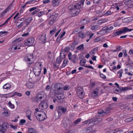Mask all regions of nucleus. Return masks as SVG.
<instances>
[{
    "label": "nucleus",
    "instance_id": "1",
    "mask_svg": "<svg viewBox=\"0 0 133 133\" xmlns=\"http://www.w3.org/2000/svg\"><path fill=\"white\" fill-rule=\"evenodd\" d=\"M133 30V29H129L127 27H124L120 30L113 32L112 33L113 37H115L123 33H125L127 32Z\"/></svg>",
    "mask_w": 133,
    "mask_h": 133
},
{
    "label": "nucleus",
    "instance_id": "2",
    "mask_svg": "<svg viewBox=\"0 0 133 133\" xmlns=\"http://www.w3.org/2000/svg\"><path fill=\"white\" fill-rule=\"evenodd\" d=\"M85 0H81V1L76 5H71L69 6L68 8V9L69 10H72L75 8H81L83 7L84 3V2Z\"/></svg>",
    "mask_w": 133,
    "mask_h": 133
},
{
    "label": "nucleus",
    "instance_id": "3",
    "mask_svg": "<svg viewBox=\"0 0 133 133\" xmlns=\"http://www.w3.org/2000/svg\"><path fill=\"white\" fill-rule=\"evenodd\" d=\"M34 58L32 54H28L25 56L24 60L25 62L27 63L28 65H30L33 63V61L32 60Z\"/></svg>",
    "mask_w": 133,
    "mask_h": 133
},
{
    "label": "nucleus",
    "instance_id": "4",
    "mask_svg": "<svg viewBox=\"0 0 133 133\" xmlns=\"http://www.w3.org/2000/svg\"><path fill=\"white\" fill-rule=\"evenodd\" d=\"M41 112V114H38V116L37 115L36 116L37 119L40 121H42L46 119L47 116L45 112L43 111L40 110Z\"/></svg>",
    "mask_w": 133,
    "mask_h": 133
},
{
    "label": "nucleus",
    "instance_id": "5",
    "mask_svg": "<svg viewBox=\"0 0 133 133\" xmlns=\"http://www.w3.org/2000/svg\"><path fill=\"white\" fill-rule=\"evenodd\" d=\"M111 112L110 108H108L102 110H99L98 114L99 117L104 116Z\"/></svg>",
    "mask_w": 133,
    "mask_h": 133
},
{
    "label": "nucleus",
    "instance_id": "6",
    "mask_svg": "<svg viewBox=\"0 0 133 133\" xmlns=\"http://www.w3.org/2000/svg\"><path fill=\"white\" fill-rule=\"evenodd\" d=\"M84 90L82 87H79L77 90V93L79 98L82 99L84 94Z\"/></svg>",
    "mask_w": 133,
    "mask_h": 133
},
{
    "label": "nucleus",
    "instance_id": "7",
    "mask_svg": "<svg viewBox=\"0 0 133 133\" xmlns=\"http://www.w3.org/2000/svg\"><path fill=\"white\" fill-rule=\"evenodd\" d=\"M34 42V39L33 37H31L25 41L24 43L25 45L29 46H32Z\"/></svg>",
    "mask_w": 133,
    "mask_h": 133
},
{
    "label": "nucleus",
    "instance_id": "8",
    "mask_svg": "<svg viewBox=\"0 0 133 133\" xmlns=\"http://www.w3.org/2000/svg\"><path fill=\"white\" fill-rule=\"evenodd\" d=\"M82 10V8H77L74 9L71 11V14L72 17H75L78 15L81 11Z\"/></svg>",
    "mask_w": 133,
    "mask_h": 133
},
{
    "label": "nucleus",
    "instance_id": "9",
    "mask_svg": "<svg viewBox=\"0 0 133 133\" xmlns=\"http://www.w3.org/2000/svg\"><path fill=\"white\" fill-rule=\"evenodd\" d=\"M66 109L65 108H64L62 106L59 107L58 111V118L60 117L61 115V111L63 113H65L66 111Z\"/></svg>",
    "mask_w": 133,
    "mask_h": 133
},
{
    "label": "nucleus",
    "instance_id": "10",
    "mask_svg": "<svg viewBox=\"0 0 133 133\" xmlns=\"http://www.w3.org/2000/svg\"><path fill=\"white\" fill-rule=\"evenodd\" d=\"M90 22V19L88 18H85L84 19L81 20L79 24L81 25H85L89 23Z\"/></svg>",
    "mask_w": 133,
    "mask_h": 133
},
{
    "label": "nucleus",
    "instance_id": "11",
    "mask_svg": "<svg viewBox=\"0 0 133 133\" xmlns=\"http://www.w3.org/2000/svg\"><path fill=\"white\" fill-rule=\"evenodd\" d=\"M41 68L37 67L36 68H34V73L36 76H38L41 73Z\"/></svg>",
    "mask_w": 133,
    "mask_h": 133
},
{
    "label": "nucleus",
    "instance_id": "12",
    "mask_svg": "<svg viewBox=\"0 0 133 133\" xmlns=\"http://www.w3.org/2000/svg\"><path fill=\"white\" fill-rule=\"evenodd\" d=\"M61 84L59 83H56L55 85L54 92H55L56 90H63V88L61 87Z\"/></svg>",
    "mask_w": 133,
    "mask_h": 133
},
{
    "label": "nucleus",
    "instance_id": "13",
    "mask_svg": "<svg viewBox=\"0 0 133 133\" xmlns=\"http://www.w3.org/2000/svg\"><path fill=\"white\" fill-rule=\"evenodd\" d=\"M48 13L46 11H41L39 12H38L36 15V16H38L39 17H41L42 15L45 14L46 15H47Z\"/></svg>",
    "mask_w": 133,
    "mask_h": 133
},
{
    "label": "nucleus",
    "instance_id": "14",
    "mask_svg": "<svg viewBox=\"0 0 133 133\" xmlns=\"http://www.w3.org/2000/svg\"><path fill=\"white\" fill-rule=\"evenodd\" d=\"M84 123L85 124H91V125H94L93 119H90L84 121Z\"/></svg>",
    "mask_w": 133,
    "mask_h": 133
},
{
    "label": "nucleus",
    "instance_id": "15",
    "mask_svg": "<svg viewBox=\"0 0 133 133\" xmlns=\"http://www.w3.org/2000/svg\"><path fill=\"white\" fill-rule=\"evenodd\" d=\"M102 119L101 118H98L96 119H93L94 125L98 124L99 122L102 121Z\"/></svg>",
    "mask_w": 133,
    "mask_h": 133
},
{
    "label": "nucleus",
    "instance_id": "16",
    "mask_svg": "<svg viewBox=\"0 0 133 133\" xmlns=\"http://www.w3.org/2000/svg\"><path fill=\"white\" fill-rule=\"evenodd\" d=\"M39 107L41 108L42 110H44L47 108V103H41L39 104Z\"/></svg>",
    "mask_w": 133,
    "mask_h": 133
},
{
    "label": "nucleus",
    "instance_id": "17",
    "mask_svg": "<svg viewBox=\"0 0 133 133\" xmlns=\"http://www.w3.org/2000/svg\"><path fill=\"white\" fill-rule=\"evenodd\" d=\"M46 35H41V37L39 38V40L43 42V43L44 44L46 41Z\"/></svg>",
    "mask_w": 133,
    "mask_h": 133
},
{
    "label": "nucleus",
    "instance_id": "18",
    "mask_svg": "<svg viewBox=\"0 0 133 133\" xmlns=\"http://www.w3.org/2000/svg\"><path fill=\"white\" fill-rule=\"evenodd\" d=\"M130 88L128 87H121L119 89V90H120V92H123V91H126L130 89Z\"/></svg>",
    "mask_w": 133,
    "mask_h": 133
},
{
    "label": "nucleus",
    "instance_id": "19",
    "mask_svg": "<svg viewBox=\"0 0 133 133\" xmlns=\"http://www.w3.org/2000/svg\"><path fill=\"white\" fill-rule=\"evenodd\" d=\"M58 16V14H56L55 13H54L51 16H50V18L51 19L54 20V21H55L57 18V17Z\"/></svg>",
    "mask_w": 133,
    "mask_h": 133
},
{
    "label": "nucleus",
    "instance_id": "20",
    "mask_svg": "<svg viewBox=\"0 0 133 133\" xmlns=\"http://www.w3.org/2000/svg\"><path fill=\"white\" fill-rule=\"evenodd\" d=\"M26 85L29 89H31L33 87L34 84L30 82L26 83Z\"/></svg>",
    "mask_w": 133,
    "mask_h": 133
},
{
    "label": "nucleus",
    "instance_id": "21",
    "mask_svg": "<svg viewBox=\"0 0 133 133\" xmlns=\"http://www.w3.org/2000/svg\"><path fill=\"white\" fill-rule=\"evenodd\" d=\"M92 129L90 127L84 130L85 133H91Z\"/></svg>",
    "mask_w": 133,
    "mask_h": 133
},
{
    "label": "nucleus",
    "instance_id": "22",
    "mask_svg": "<svg viewBox=\"0 0 133 133\" xmlns=\"http://www.w3.org/2000/svg\"><path fill=\"white\" fill-rule=\"evenodd\" d=\"M3 88L4 89H10V88L11 87V85L7 83L4 84L3 86Z\"/></svg>",
    "mask_w": 133,
    "mask_h": 133
},
{
    "label": "nucleus",
    "instance_id": "23",
    "mask_svg": "<svg viewBox=\"0 0 133 133\" xmlns=\"http://www.w3.org/2000/svg\"><path fill=\"white\" fill-rule=\"evenodd\" d=\"M28 133H37L36 130L33 128L29 129Z\"/></svg>",
    "mask_w": 133,
    "mask_h": 133
},
{
    "label": "nucleus",
    "instance_id": "24",
    "mask_svg": "<svg viewBox=\"0 0 133 133\" xmlns=\"http://www.w3.org/2000/svg\"><path fill=\"white\" fill-rule=\"evenodd\" d=\"M41 92L38 93L36 96V98L38 100L42 99L43 98V97L42 96H41Z\"/></svg>",
    "mask_w": 133,
    "mask_h": 133
},
{
    "label": "nucleus",
    "instance_id": "25",
    "mask_svg": "<svg viewBox=\"0 0 133 133\" xmlns=\"http://www.w3.org/2000/svg\"><path fill=\"white\" fill-rule=\"evenodd\" d=\"M81 120V118H79L77 119L76 120L74 121L73 125H75L78 124L80 122Z\"/></svg>",
    "mask_w": 133,
    "mask_h": 133
},
{
    "label": "nucleus",
    "instance_id": "26",
    "mask_svg": "<svg viewBox=\"0 0 133 133\" xmlns=\"http://www.w3.org/2000/svg\"><path fill=\"white\" fill-rule=\"evenodd\" d=\"M97 90L94 91L93 92L91 93V95L92 96L95 97L97 96L98 95V89L97 88L96 89Z\"/></svg>",
    "mask_w": 133,
    "mask_h": 133
},
{
    "label": "nucleus",
    "instance_id": "27",
    "mask_svg": "<svg viewBox=\"0 0 133 133\" xmlns=\"http://www.w3.org/2000/svg\"><path fill=\"white\" fill-rule=\"evenodd\" d=\"M10 113L9 111L7 110L6 111H5L4 112L2 113V114L3 115L8 116L10 115Z\"/></svg>",
    "mask_w": 133,
    "mask_h": 133
},
{
    "label": "nucleus",
    "instance_id": "28",
    "mask_svg": "<svg viewBox=\"0 0 133 133\" xmlns=\"http://www.w3.org/2000/svg\"><path fill=\"white\" fill-rule=\"evenodd\" d=\"M32 19L31 17H29L28 19L26 20V24H28L32 20Z\"/></svg>",
    "mask_w": 133,
    "mask_h": 133
},
{
    "label": "nucleus",
    "instance_id": "29",
    "mask_svg": "<svg viewBox=\"0 0 133 133\" xmlns=\"http://www.w3.org/2000/svg\"><path fill=\"white\" fill-rule=\"evenodd\" d=\"M69 48L71 50H73L75 49V47L74 45L72 43H71L69 45Z\"/></svg>",
    "mask_w": 133,
    "mask_h": 133
},
{
    "label": "nucleus",
    "instance_id": "30",
    "mask_svg": "<svg viewBox=\"0 0 133 133\" xmlns=\"http://www.w3.org/2000/svg\"><path fill=\"white\" fill-rule=\"evenodd\" d=\"M86 62V61L85 59H83L81 60L80 62V65L82 66H84Z\"/></svg>",
    "mask_w": 133,
    "mask_h": 133
},
{
    "label": "nucleus",
    "instance_id": "31",
    "mask_svg": "<svg viewBox=\"0 0 133 133\" xmlns=\"http://www.w3.org/2000/svg\"><path fill=\"white\" fill-rule=\"evenodd\" d=\"M76 49L78 50H83L84 49V45L83 44H81L78 46Z\"/></svg>",
    "mask_w": 133,
    "mask_h": 133
},
{
    "label": "nucleus",
    "instance_id": "32",
    "mask_svg": "<svg viewBox=\"0 0 133 133\" xmlns=\"http://www.w3.org/2000/svg\"><path fill=\"white\" fill-rule=\"evenodd\" d=\"M99 28V27L97 25H93L91 26L90 28L92 30H97Z\"/></svg>",
    "mask_w": 133,
    "mask_h": 133
},
{
    "label": "nucleus",
    "instance_id": "33",
    "mask_svg": "<svg viewBox=\"0 0 133 133\" xmlns=\"http://www.w3.org/2000/svg\"><path fill=\"white\" fill-rule=\"evenodd\" d=\"M113 91H114V93L117 94H119L120 91V90L117 89L116 88H115L113 89Z\"/></svg>",
    "mask_w": 133,
    "mask_h": 133
},
{
    "label": "nucleus",
    "instance_id": "34",
    "mask_svg": "<svg viewBox=\"0 0 133 133\" xmlns=\"http://www.w3.org/2000/svg\"><path fill=\"white\" fill-rule=\"evenodd\" d=\"M78 35L79 38H83L85 37V35L82 32L79 33Z\"/></svg>",
    "mask_w": 133,
    "mask_h": 133
},
{
    "label": "nucleus",
    "instance_id": "35",
    "mask_svg": "<svg viewBox=\"0 0 133 133\" xmlns=\"http://www.w3.org/2000/svg\"><path fill=\"white\" fill-rule=\"evenodd\" d=\"M12 94V92H11L7 94H3V95L6 96L5 97V98H7L8 97H13L14 96H12V95H11Z\"/></svg>",
    "mask_w": 133,
    "mask_h": 133
},
{
    "label": "nucleus",
    "instance_id": "36",
    "mask_svg": "<svg viewBox=\"0 0 133 133\" xmlns=\"http://www.w3.org/2000/svg\"><path fill=\"white\" fill-rule=\"evenodd\" d=\"M15 95H17L19 97H21L22 96V94L21 93L16 92L12 95V96H14Z\"/></svg>",
    "mask_w": 133,
    "mask_h": 133
},
{
    "label": "nucleus",
    "instance_id": "37",
    "mask_svg": "<svg viewBox=\"0 0 133 133\" xmlns=\"http://www.w3.org/2000/svg\"><path fill=\"white\" fill-rule=\"evenodd\" d=\"M76 56L75 55H74L72 57V61L74 63H76L75 60L76 59Z\"/></svg>",
    "mask_w": 133,
    "mask_h": 133
},
{
    "label": "nucleus",
    "instance_id": "38",
    "mask_svg": "<svg viewBox=\"0 0 133 133\" xmlns=\"http://www.w3.org/2000/svg\"><path fill=\"white\" fill-rule=\"evenodd\" d=\"M123 73V70L122 69H121L118 72L117 74H119V78H120L122 77Z\"/></svg>",
    "mask_w": 133,
    "mask_h": 133
},
{
    "label": "nucleus",
    "instance_id": "39",
    "mask_svg": "<svg viewBox=\"0 0 133 133\" xmlns=\"http://www.w3.org/2000/svg\"><path fill=\"white\" fill-rule=\"evenodd\" d=\"M67 60L65 59L63 62V63L62 65V67H64L66 66L67 64Z\"/></svg>",
    "mask_w": 133,
    "mask_h": 133
},
{
    "label": "nucleus",
    "instance_id": "40",
    "mask_svg": "<svg viewBox=\"0 0 133 133\" xmlns=\"http://www.w3.org/2000/svg\"><path fill=\"white\" fill-rule=\"evenodd\" d=\"M70 88V87L68 85L65 86L63 87L64 90H69Z\"/></svg>",
    "mask_w": 133,
    "mask_h": 133
},
{
    "label": "nucleus",
    "instance_id": "41",
    "mask_svg": "<svg viewBox=\"0 0 133 133\" xmlns=\"http://www.w3.org/2000/svg\"><path fill=\"white\" fill-rule=\"evenodd\" d=\"M57 30L56 28H55L53 29L52 30H51L50 31V33L51 34H54L55 32Z\"/></svg>",
    "mask_w": 133,
    "mask_h": 133
},
{
    "label": "nucleus",
    "instance_id": "42",
    "mask_svg": "<svg viewBox=\"0 0 133 133\" xmlns=\"http://www.w3.org/2000/svg\"><path fill=\"white\" fill-rule=\"evenodd\" d=\"M113 12H111L110 10L108 11L107 12L105 13V15L107 16L110 15H111L113 14Z\"/></svg>",
    "mask_w": 133,
    "mask_h": 133
},
{
    "label": "nucleus",
    "instance_id": "43",
    "mask_svg": "<svg viewBox=\"0 0 133 133\" xmlns=\"http://www.w3.org/2000/svg\"><path fill=\"white\" fill-rule=\"evenodd\" d=\"M31 112L30 111H28L26 112V116H31Z\"/></svg>",
    "mask_w": 133,
    "mask_h": 133
},
{
    "label": "nucleus",
    "instance_id": "44",
    "mask_svg": "<svg viewBox=\"0 0 133 133\" xmlns=\"http://www.w3.org/2000/svg\"><path fill=\"white\" fill-rule=\"evenodd\" d=\"M79 30L78 29H76L73 31L72 33L73 34H77L78 33H79Z\"/></svg>",
    "mask_w": 133,
    "mask_h": 133
},
{
    "label": "nucleus",
    "instance_id": "45",
    "mask_svg": "<svg viewBox=\"0 0 133 133\" xmlns=\"http://www.w3.org/2000/svg\"><path fill=\"white\" fill-rule=\"evenodd\" d=\"M26 122V121L25 119H22L20 121V123H19V125H22L23 124L25 123Z\"/></svg>",
    "mask_w": 133,
    "mask_h": 133
},
{
    "label": "nucleus",
    "instance_id": "46",
    "mask_svg": "<svg viewBox=\"0 0 133 133\" xmlns=\"http://www.w3.org/2000/svg\"><path fill=\"white\" fill-rule=\"evenodd\" d=\"M56 62L58 64H60L62 60L60 58H57L56 60Z\"/></svg>",
    "mask_w": 133,
    "mask_h": 133
},
{
    "label": "nucleus",
    "instance_id": "47",
    "mask_svg": "<svg viewBox=\"0 0 133 133\" xmlns=\"http://www.w3.org/2000/svg\"><path fill=\"white\" fill-rule=\"evenodd\" d=\"M55 21L54 20H52L51 19L49 21V24L50 25H52L55 22Z\"/></svg>",
    "mask_w": 133,
    "mask_h": 133
},
{
    "label": "nucleus",
    "instance_id": "48",
    "mask_svg": "<svg viewBox=\"0 0 133 133\" xmlns=\"http://www.w3.org/2000/svg\"><path fill=\"white\" fill-rule=\"evenodd\" d=\"M40 10L39 9H37L35 10L32 13V15H34L36 14H37V12H39Z\"/></svg>",
    "mask_w": 133,
    "mask_h": 133
},
{
    "label": "nucleus",
    "instance_id": "49",
    "mask_svg": "<svg viewBox=\"0 0 133 133\" xmlns=\"http://www.w3.org/2000/svg\"><path fill=\"white\" fill-rule=\"evenodd\" d=\"M9 104L10 107L11 108H14V105L12 104L10 102H9Z\"/></svg>",
    "mask_w": 133,
    "mask_h": 133
},
{
    "label": "nucleus",
    "instance_id": "50",
    "mask_svg": "<svg viewBox=\"0 0 133 133\" xmlns=\"http://www.w3.org/2000/svg\"><path fill=\"white\" fill-rule=\"evenodd\" d=\"M129 18H125L123 19V22H129Z\"/></svg>",
    "mask_w": 133,
    "mask_h": 133
},
{
    "label": "nucleus",
    "instance_id": "51",
    "mask_svg": "<svg viewBox=\"0 0 133 133\" xmlns=\"http://www.w3.org/2000/svg\"><path fill=\"white\" fill-rule=\"evenodd\" d=\"M10 126L14 130H16L17 129V126L16 125L14 126L12 124H10Z\"/></svg>",
    "mask_w": 133,
    "mask_h": 133
},
{
    "label": "nucleus",
    "instance_id": "52",
    "mask_svg": "<svg viewBox=\"0 0 133 133\" xmlns=\"http://www.w3.org/2000/svg\"><path fill=\"white\" fill-rule=\"evenodd\" d=\"M90 54L92 56H94V55L95 54L96 52H95L93 50H91L90 52H89Z\"/></svg>",
    "mask_w": 133,
    "mask_h": 133
},
{
    "label": "nucleus",
    "instance_id": "53",
    "mask_svg": "<svg viewBox=\"0 0 133 133\" xmlns=\"http://www.w3.org/2000/svg\"><path fill=\"white\" fill-rule=\"evenodd\" d=\"M126 98L128 99H130L133 98L132 94L127 96H126Z\"/></svg>",
    "mask_w": 133,
    "mask_h": 133
},
{
    "label": "nucleus",
    "instance_id": "54",
    "mask_svg": "<svg viewBox=\"0 0 133 133\" xmlns=\"http://www.w3.org/2000/svg\"><path fill=\"white\" fill-rule=\"evenodd\" d=\"M37 7H34L32 8H31L29 10V11L30 12H31L32 11H34V10H36V9H37Z\"/></svg>",
    "mask_w": 133,
    "mask_h": 133
},
{
    "label": "nucleus",
    "instance_id": "55",
    "mask_svg": "<svg viewBox=\"0 0 133 133\" xmlns=\"http://www.w3.org/2000/svg\"><path fill=\"white\" fill-rule=\"evenodd\" d=\"M100 40H101V38L99 37H98L96 39H94V41L95 42H98L99 41H100Z\"/></svg>",
    "mask_w": 133,
    "mask_h": 133
},
{
    "label": "nucleus",
    "instance_id": "56",
    "mask_svg": "<svg viewBox=\"0 0 133 133\" xmlns=\"http://www.w3.org/2000/svg\"><path fill=\"white\" fill-rule=\"evenodd\" d=\"M103 31L102 30H101L99 31L97 33V34H101V35H104L105 34V32H104L103 33H101V32Z\"/></svg>",
    "mask_w": 133,
    "mask_h": 133
},
{
    "label": "nucleus",
    "instance_id": "57",
    "mask_svg": "<svg viewBox=\"0 0 133 133\" xmlns=\"http://www.w3.org/2000/svg\"><path fill=\"white\" fill-rule=\"evenodd\" d=\"M100 76L103 79H105L106 77L105 75H104L102 74H101L100 75Z\"/></svg>",
    "mask_w": 133,
    "mask_h": 133
},
{
    "label": "nucleus",
    "instance_id": "58",
    "mask_svg": "<svg viewBox=\"0 0 133 133\" xmlns=\"http://www.w3.org/2000/svg\"><path fill=\"white\" fill-rule=\"evenodd\" d=\"M69 49H70L69 47H66L64 49V51L66 52H69Z\"/></svg>",
    "mask_w": 133,
    "mask_h": 133
},
{
    "label": "nucleus",
    "instance_id": "59",
    "mask_svg": "<svg viewBox=\"0 0 133 133\" xmlns=\"http://www.w3.org/2000/svg\"><path fill=\"white\" fill-rule=\"evenodd\" d=\"M132 119L131 117H130L129 118H128L126 119L125 120V121H126V122H131L132 121Z\"/></svg>",
    "mask_w": 133,
    "mask_h": 133
},
{
    "label": "nucleus",
    "instance_id": "60",
    "mask_svg": "<svg viewBox=\"0 0 133 133\" xmlns=\"http://www.w3.org/2000/svg\"><path fill=\"white\" fill-rule=\"evenodd\" d=\"M12 48L13 49L15 50H16L17 49H20V48H17V46H15L14 45H12Z\"/></svg>",
    "mask_w": 133,
    "mask_h": 133
},
{
    "label": "nucleus",
    "instance_id": "61",
    "mask_svg": "<svg viewBox=\"0 0 133 133\" xmlns=\"http://www.w3.org/2000/svg\"><path fill=\"white\" fill-rule=\"evenodd\" d=\"M63 124L64 125V127L65 128L67 127H68V123L66 122H63Z\"/></svg>",
    "mask_w": 133,
    "mask_h": 133
},
{
    "label": "nucleus",
    "instance_id": "62",
    "mask_svg": "<svg viewBox=\"0 0 133 133\" xmlns=\"http://www.w3.org/2000/svg\"><path fill=\"white\" fill-rule=\"evenodd\" d=\"M53 66L54 68H57V69H58L59 68V66L57 65L55 63L54 64Z\"/></svg>",
    "mask_w": 133,
    "mask_h": 133
},
{
    "label": "nucleus",
    "instance_id": "63",
    "mask_svg": "<svg viewBox=\"0 0 133 133\" xmlns=\"http://www.w3.org/2000/svg\"><path fill=\"white\" fill-rule=\"evenodd\" d=\"M50 88V86L49 85H47L46 86L45 88V89L47 91H49Z\"/></svg>",
    "mask_w": 133,
    "mask_h": 133
},
{
    "label": "nucleus",
    "instance_id": "64",
    "mask_svg": "<svg viewBox=\"0 0 133 133\" xmlns=\"http://www.w3.org/2000/svg\"><path fill=\"white\" fill-rule=\"evenodd\" d=\"M61 38H60V36H59L57 38L56 40L57 42H59Z\"/></svg>",
    "mask_w": 133,
    "mask_h": 133
}]
</instances>
